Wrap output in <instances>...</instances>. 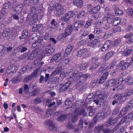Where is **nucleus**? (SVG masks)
<instances>
[{
    "mask_svg": "<svg viewBox=\"0 0 133 133\" xmlns=\"http://www.w3.org/2000/svg\"><path fill=\"white\" fill-rule=\"evenodd\" d=\"M78 72L77 71H75V72L73 73L70 75V78H72L76 80L81 79V80L82 81L90 77L89 75L87 74H83L82 72L78 74Z\"/></svg>",
    "mask_w": 133,
    "mask_h": 133,
    "instance_id": "nucleus-1",
    "label": "nucleus"
},
{
    "mask_svg": "<svg viewBox=\"0 0 133 133\" xmlns=\"http://www.w3.org/2000/svg\"><path fill=\"white\" fill-rule=\"evenodd\" d=\"M123 81V79L122 78H120L117 82L116 78L109 80L105 84V88H108L109 86L111 87L114 85L115 87L117 88L122 83Z\"/></svg>",
    "mask_w": 133,
    "mask_h": 133,
    "instance_id": "nucleus-2",
    "label": "nucleus"
},
{
    "mask_svg": "<svg viewBox=\"0 0 133 133\" xmlns=\"http://www.w3.org/2000/svg\"><path fill=\"white\" fill-rule=\"evenodd\" d=\"M82 114L84 117L86 116L87 113L84 109L79 111L78 108L76 109L74 113V116H73L71 119V121L72 123H74L76 122L78 120V117Z\"/></svg>",
    "mask_w": 133,
    "mask_h": 133,
    "instance_id": "nucleus-3",
    "label": "nucleus"
},
{
    "mask_svg": "<svg viewBox=\"0 0 133 133\" xmlns=\"http://www.w3.org/2000/svg\"><path fill=\"white\" fill-rule=\"evenodd\" d=\"M114 98L115 99L112 102V104L114 105L116 103L118 104H122L123 102L126 100L125 97L124 95H121L119 93L116 94L114 96Z\"/></svg>",
    "mask_w": 133,
    "mask_h": 133,
    "instance_id": "nucleus-4",
    "label": "nucleus"
},
{
    "mask_svg": "<svg viewBox=\"0 0 133 133\" xmlns=\"http://www.w3.org/2000/svg\"><path fill=\"white\" fill-rule=\"evenodd\" d=\"M54 13L57 16H59L64 13V9L63 6L57 3L53 7Z\"/></svg>",
    "mask_w": 133,
    "mask_h": 133,
    "instance_id": "nucleus-5",
    "label": "nucleus"
},
{
    "mask_svg": "<svg viewBox=\"0 0 133 133\" xmlns=\"http://www.w3.org/2000/svg\"><path fill=\"white\" fill-rule=\"evenodd\" d=\"M79 101H76L75 104H72V102L70 101L69 99H68L65 102V105L69 106V107L67 108V110H68V109L71 108V110L73 109L75 106H78L79 105H81L82 103Z\"/></svg>",
    "mask_w": 133,
    "mask_h": 133,
    "instance_id": "nucleus-6",
    "label": "nucleus"
},
{
    "mask_svg": "<svg viewBox=\"0 0 133 133\" xmlns=\"http://www.w3.org/2000/svg\"><path fill=\"white\" fill-rule=\"evenodd\" d=\"M54 51V49L52 47H51V45L49 44L46 46L45 49L41 53V55L43 56H45L46 54L47 56H50L53 53Z\"/></svg>",
    "mask_w": 133,
    "mask_h": 133,
    "instance_id": "nucleus-7",
    "label": "nucleus"
},
{
    "mask_svg": "<svg viewBox=\"0 0 133 133\" xmlns=\"http://www.w3.org/2000/svg\"><path fill=\"white\" fill-rule=\"evenodd\" d=\"M105 115V114L104 111L101 110L98 112L96 116L94 117L92 121L95 123L97 121H99L103 119Z\"/></svg>",
    "mask_w": 133,
    "mask_h": 133,
    "instance_id": "nucleus-8",
    "label": "nucleus"
},
{
    "mask_svg": "<svg viewBox=\"0 0 133 133\" xmlns=\"http://www.w3.org/2000/svg\"><path fill=\"white\" fill-rule=\"evenodd\" d=\"M105 115V114L104 111L101 110L98 112L96 116L94 117L92 121L95 123L97 121H99L103 119Z\"/></svg>",
    "mask_w": 133,
    "mask_h": 133,
    "instance_id": "nucleus-9",
    "label": "nucleus"
},
{
    "mask_svg": "<svg viewBox=\"0 0 133 133\" xmlns=\"http://www.w3.org/2000/svg\"><path fill=\"white\" fill-rule=\"evenodd\" d=\"M74 15L75 14L73 11H71L68 12L65 14V16L62 18V20L68 23L71 18L74 17Z\"/></svg>",
    "mask_w": 133,
    "mask_h": 133,
    "instance_id": "nucleus-10",
    "label": "nucleus"
},
{
    "mask_svg": "<svg viewBox=\"0 0 133 133\" xmlns=\"http://www.w3.org/2000/svg\"><path fill=\"white\" fill-rule=\"evenodd\" d=\"M71 83L68 81L65 84H60L59 91L61 92H63L66 91L70 86Z\"/></svg>",
    "mask_w": 133,
    "mask_h": 133,
    "instance_id": "nucleus-11",
    "label": "nucleus"
},
{
    "mask_svg": "<svg viewBox=\"0 0 133 133\" xmlns=\"http://www.w3.org/2000/svg\"><path fill=\"white\" fill-rule=\"evenodd\" d=\"M61 53L58 52L55 54L52 57L50 61V63H52L55 61L56 62H58L62 58L61 56Z\"/></svg>",
    "mask_w": 133,
    "mask_h": 133,
    "instance_id": "nucleus-12",
    "label": "nucleus"
},
{
    "mask_svg": "<svg viewBox=\"0 0 133 133\" xmlns=\"http://www.w3.org/2000/svg\"><path fill=\"white\" fill-rule=\"evenodd\" d=\"M115 17V15L114 14H112L110 15L105 14L104 15V19L106 20H107V22L109 24H111L113 23V20Z\"/></svg>",
    "mask_w": 133,
    "mask_h": 133,
    "instance_id": "nucleus-13",
    "label": "nucleus"
},
{
    "mask_svg": "<svg viewBox=\"0 0 133 133\" xmlns=\"http://www.w3.org/2000/svg\"><path fill=\"white\" fill-rule=\"evenodd\" d=\"M44 124L49 126V128L51 130L54 131L57 130V128L52 121L49 120L47 121L44 122Z\"/></svg>",
    "mask_w": 133,
    "mask_h": 133,
    "instance_id": "nucleus-14",
    "label": "nucleus"
},
{
    "mask_svg": "<svg viewBox=\"0 0 133 133\" xmlns=\"http://www.w3.org/2000/svg\"><path fill=\"white\" fill-rule=\"evenodd\" d=\"M18 66L16 65L12 64L8 66L7 69V71L8 73L15 72L17 70Z\"/></svg>",
    "mask_w": 133,
    "mask_h": 133,
    "instance_id": "nucleus-15",
    "label": "nucleus"
},
{
    "mask_svg": "<svg viewBox=\"0 0 133 133\" xmlns=\"http://www.w3.org/2000/svg\"><path fill=\"white\" fill-rule=\"evenodd\" d=\"M130 65V63L129 62L121 61L120 62L118 66H119V69L120 70H123L127 68Z\"/></svg>",
    "mask_w": 133,
    "mask_h": 133,
    "instance_id": "nucleus-16",
    "label": "nucleus"
},
{
    "mask_svg": "<svg viewBox=\"0 0 133 133\" xmlns=\"http://www.w3.org/2000/svg\"><path fill=\"white\" fill-rule=\"evenodd\" d=\"M62 66L59 65V64L55 70L52 72L50 75L51 76H54L57 75L62 70Z\"/></svg>",
    "mask_w": 133,
    "mask_h": 133,
    "instance_id": "nucleus-17",
    "label": "nucleus"
},
{
    "mask_svg": "<svg viewBox=\"0 0 133 133\" xmlns=\"http://www.w3.org/2000/svg\"><path fill=\"white\" fill-rule=\"evenodd\" d=\"M129 110V108L127 106H126L125 108H123L121 111L120 114H119L118 117L119 118L125 115L128 112V111Z\"/></svg>",
    "mask_w": 133,
    "mask_h": 133,
    "instance_id": "nucleus-18",
    "label": "nucleus"
},
{
    "mask_svg": "<svg viewBox=\"0 0 133 133\" xmlns=\"http://www.w3.org/2000/svg\"><path fill=\"white\" fill-rule=\"evenodd\" d=\"M72 26L71 25L68 26L66 28L65 32V37H66V36L70 34L72 31Z\"/></svg>",
    "mask_w": 133,
    "mask_h": 133,
    "instance_id": "nucleus-19",
    "label": "nucleus"
},
{
    "mask_svg": "<svg viewBox=\"0 0 133 133\" xmlns=\"http://www.w3.org/2000/svg\"><path fill=\"white\" fill-rule=\"evenodd\" d=\"M103 95L102 94L99 95L97 98L94 99L93 101L96 103V104H98L99 103L103 102L104 101L103 99Z\"/></svg>",
    "mask_w": 133,
    "mask_h": 133,
    "instance_id": "nucleus-20",
    "label": "nucleus"
},
{
    "mask_svg": "<svg viewBox=\"0 0 133 133\" xmlns=\"http://www.w3.org/2000/svg\"><path fill=\"white\" fill-rule=\"evenodd\" d=\"M111 44L110 41H107L104 44L103 47L102 48L101 50L103 51H105L110 46Z\"/></svg>",
    "mask_w": 133,
    "mask_h": 133,
    "instance_id": "nucleus-21",
    "label": "nucleus"
},
{
    "mask_svg": "<svg viewBox=\"0 0 133 133\" xmlns=\"http://www.w3.org/2000/svg\"><path fill=\"white\" fill-rule=\"evenodd\" d=\"M118 118L116 117L113 119L112 118H110L108 121V126L110 125H114L116 123L118 120Z\"/></svg>",
    "mask_w": 133,
    "mask_h": 133,
    "instance_id": "nucleus-22",
    "label": "nucleus"
},
{
    "mask_svg": "<svg viewBox=\"0 0 133 133\" xmlns=\"http://www.w3.org/2000/svg\"><path fill=\"white\" fill-rule=\"evenodd\" d=\"M83 24V23L82 20L76 22L74 25V30L76 31H78V29L82 26Z\"/></svg>",
    "mask_w": 133,
    "mask_h": 133,
    "instance_id": "nucleus-23",
    "label": "nucleus"
},
{
    "mask_svg": "<svg viewBox=\"0 0 133 133\" xmlns=\"http://www.w3.org/2000/svg\"><path fill=\"white\" fill-rule=\"evenodd\" d=\"M22 79V77L21 74H19L16 77L13 78L12 79V82L13 83H16L21 81Z\"/></svg>",
    "mask_w": 133,
    "mask_h": 133,
    "instance_id": "nucleus-24",
    "label": "nucleus"
},
{
    "mask_svg": "<svg viewBox=\"0 0 133 133\" xmlns=\"http://www.w3.org/2000/svg\"><path fill=\"white\" fill-rule=\"evenodd\" d=\"M28 34V31L27 30H25L23 31L22 33V36H19V38L20 39H23L22 41H24L25 39L27 37Z\"/></svg>",
    "mask_w": 133,
    "mask_h": 133,
    "instance_id": "nucleus-25",
    "label": "nucleus"
},
{
    "mask_svg": "<svg viewBox=\"0 0 133 133\" xmlns=\"http://www.w3.org/2000/svg\"><path fill=\"white\" fill-rule=\"evenodd\" d=\"M91 62L89 61L87 63H83L79 66V69L80 70H85L87 67L88 66L91 64Z\"/></svg>",
    "mask_w": 133,
    "mask_h": 133,
    "instance_id": "nucleus-26",
    "label": "nucleus"
},
{
    "mask_svg": "<svg viewBox=\"0 0 133 133\" xmlns=\"http://www.w3.org/2000/svg\"><path fill=\"white\" fill-rule=\"evenodd\" d=\"M73 3L79 8H81L83 6V1L82 0H74Z\"/></svg>",
    "mask_w": 133,
    "mask_h": 133,
    "instance_id": "nucleus-27",
    "label": "nucleus"
},
{
    "mask_svg": "<svg viewBox=\"0 0 133 133\" xmlns=\"http://www.w3.org/2000/svg\"><path fill=\"white\" fill-rule=\"evenodd\" d=\"M38 52L36 50H34L31 52V54L29 55L28 58L30 60L35 58L38 55Z\"/></svg>",
    "mask_w": 133,
    "mask_h": 133,
    "instance_id": "nucleus-28",
    "label": "nucleus"
},
{
    "mask_svg": "<svg viewBox=\"0 0 133 133\" xmlns=\"http://www.w3.org/2000/svg\"><path fill=\"white\" fill-rule=\"evenodd\" d=\"M23 6L22 5H17L15 8V11L16 13L19 14L22 11L23 9Z\"/></svg>",
    "mask_w": 133,
    "mask_h": 133,
    "instance_id": "nucleus-29",
    "label": "nucleus"
},
{
    "mask_svg": "<svg viewBox=\"0 0 133 133\" xmlns=\"http://www.w3.org/2000/svg\"><path fill=\"white\" fill-rule=\"evenodd\" d=\"M125 83L129 85L133 84V78L131 77H128L125 79Z\"/></svg>",
    "mask_w": 133,
    "mask_h": 133,
    "instance_id": "nucleus-30",
    "label": "nucleus"
},
{
    "mask_svg": "<svg viewBox=\"0 0 133 133\" xmlns=\"http://www.w3.org/2000/svg\"><path fill=\"white\" fill-rule=\"evenodd\" d=\"M88 51L87 49L85 48L81 49L78 51L77 55L78 56L80 57L84 54L86 53Z\"/></svg>",
    "mask_w": 133,
    "mask_h": 133,
    "instance_id": "nucleus-31",
    "label": "nucleus"
},
{
    "mask_svg": "<svg viewBox=\"0 0 133 133\" xmlns=\"http://www.w3.org/2000/svg\"><path fill=\"white\" fill-rule=\"evenodd\" d=\"M10 33V30L8 28H6L2 33V35L4 37L8 36Z\"/></svg>",
    "mask_w": 133,
    "mask_h": 133,
    "instance_id": "nucleus-32",
    "label": "nucleus"
},
{
    "mask_svg": "<svg viewBox=\"0 0 133 133\" xmlns=\"http://www.w3.org/2000/svg\"><path fill=\"white\" fill-rule=\"evenodd\" d=\"M88 11L90 14H95V12L94 11V10L93 7L92 8L91 4H89L87 5Z\"/></svg>",
    "mask_w": 133,
    "mask_h": 133,
    "instance_id": "nucleus-33",
    "label": "nucleus"
},
{
    "mask_svg": "<svg viewBox=\"0 0 133 133\" xmlns=\"http://www.w3.org/2000/svg\"><path fill=\"white\" fill-rule=\"evenodd\" d=\"M114 52L113 51H110L108 52L105 56V60H107L114 54Z\"/></svg>",
    "mask_w": 133,
    "mask_h": 133,
    "instance_id": "nucleus-34",
    "label": "nucleus"
},
{
    "mask_svg": "<svg viewBox=\"0 0 133 133\" xmlns=\"http://www.w3.org/2000/svg\"><path fill=\"white\" fill-rule=\"evenodd\" d=\"M72 48V45H69L67 47L66 49L65 50V54L67 55L71 52Z\"/></svg>",
    "mask_w": 133,
    "mask_h": 133,
    "instance_id": "nucleus-35",
    "label": "nucleus"
},
{
    "mask_svg": "<svg viewBox=\"0 0 133 133\" xmlns=\"http://www.w3.org/2000/svg\"><path fill=\"white\" fill-rule=\"evenodd\" d=\"M118 125H117L115 127V129L116 131H118V132L119 133L122 132H123L125 131V128L123 127H122L121 128H118Z\"/></svg>",
    "mask_w": 133,
    "mask_h": 133,
    "instance_id": "nucleus-36",
    "label": "nucleus"
},
{
    "mask_svg": "<svg viewBox=\"0 0 133 133\" xmlns=\"http://www.w3.org/2000/svg\"><path fill=\"white\" fill-rule=\"evenodd\" d=\"M104 126V125H102L96 127L95 129V131L97 133H98L101 130L103 129Z\"/></svg>",
    "mask_w": 133,
    "mask_h": 133,
    "instance_id": "nucleus-37",
    "label": "nucleus"
},
{
    "mask_svg": "<svg viewBox=\"0 0 133 133\" xmlns=\"http://www.w3.org/2000/svg\"><path fill=\"white\" fill-rule=\"evenodd\" d=\"M121 21V19L120 18L117 17L114 21L113 24L115 25H118L120 23Z\"/></svg>",
    "mask_w": 133,
    "mask_h": 133,
    "instance_id": "nucleus-38",
    "label": "nucleus"
},
{
    "mask_svg": "<svg viewBox=\"0 0 133 133\" xmlns=\"http://www.w3.org/2000/svg\"><path fill=\"white\" fill-rule=\"evenodd\" d=\"M127 13L129 16L133 17V9L132 8H130L128 9Z\"/></svg>",
    "mask_w": 133,
    "mask_h": 133,
    "instance_id": "nucleus-39",
    "label": "nucleus"
},
{
    "mask_svg": "<svg viewBox=\"0 0 133 133\" xmlns=\"http://www.w3.org/2000/svg\"><path fill=\"white\" fill-rule=\"evenodd\" d=\"M133 93V88L129 90L127 93H124L121 94V95H124V96L125 97L126 100L127 98V96H130Z\"/></svg>",
    "mask_w": 133,
    "mask_h": 133,
    "instance_id": "nucleus-40",
    "label": "nucleus"
},
{
    "mask_svg": "<svg viewBox=\"0 0 133 133\" xmlns=\"http://www.w3.org/2000/svg\"><path fill=\"white\" fill-rule=\"evenodd\" d=\"M115 12L116 15H120L123 14L122 11L118 8L116 7L115 9Z\"/></svg>",
    "mask_w": 133,
    "mask_h": 133,
    "instance_id": "nucleus-41",
    "label": "nucleus"
},
{
    "mask_svg": "<svg viewBox=\"0 0 133 133\" xmlns=\"http://www.w3.org/2000/svg\"><path fill=\"white\" fill-rule=\"evenodd\" d=\"M87 15L86 13L84 11H82L77 16V18H82L86 16Z\"/></svg>",
    "mask_w": 133,
    "mask_h": 133,
    "instance_id": "nucleus-42",
    "label": "nucleus"
},
{
    "mask_svg": "<svg viewBox=\"0 0 133 133\" xmlns=\"http://www.w3.org/2000/svg\"><path fill=\"white\" fill-rule=\"evenodd\" d=\"M103 31V28H100L96 29L94 30V32L95 34L99 35Z\"/></svg>",
    "mask_w": 133,
    "mask_h": 133,
    "instance_id": "nucleus-43",
    "label": "nucleus"
},
{
    "mask_svg": "<svg viewBox=\"0 0 133 133\" xmlns=\"http://www.w3.org/2000/svg\"><path fill=\"white\" fill-rule=\"evenodd\" d=\"M99 65V63L98 62H96L95 64H93V65L90 67V69L91 70H94L98 67Z\"/></svg>",
    "mask_w": 133,
    "mask_h": 133,
    "instance_id": "nucleus-44",
    "label": "nucleus"
},
{
    "mask_svg": "<svg viewBox=\"0 0 133 133\" xmlns=\"http://www.w3.org/2000/svg\"><path fill=\"white\" fill-rule=\"evenodd\" d=\"M51 81L52 83H58L59 81V77L57 76L54 77L51 79Z\"/></svg>",
    "mask_w": 133,
    "mask_h": 133,
    "instance_id": "nucleus-45",
    "label": "nucleus"
},
{
    "mask_svg": "<svg viewBox=\"0 0 133 133\" xmlns=\"http://www.w3.org/2000/svg\"><path fill=\"white\" fill-rule=\"evenodd\" d=\"M41 45L40 41L38 40V41H36L32 44V46L34 48H37Z\"/></svg>",
    "mask_w": 133,
    "mask_h": 133,
    "instance_id": "nucleus-46",
    "label": "nucleus"
},
{
    "mask_svg": "<svg viewBox=\"0 0 133 133\" xmlns=\"http://www.w3.org/2000/svg\"><path fill=\"white\" fill-rule=\"evenodd\" d=\"M68 74V72L66 71H65L61 73L60 75V77L62 78H63L67 76Z\"/></svg>",
    "mask_w": 133,
    "mask_h": 133,
    "instance_id": "nucleus-47",
    "label": "nucleus"
},
{
    "mask_svg": "<svg viewBox=\"0 0 133 133\" xmlns=\"http://www.w3.org/2000/svg\"><path fill=\"white\" fill-rule=\"evenodd\" d=\"M11 5V4L9 2L5 3L4 5V8L3 10L2 11L1 13H3V11H4V10L5 9H8L10 6Z\"/></svg>",
    "mask_w": 133,
    "mask_h": 133,
    "instance_id": "nucleus-48",
    "label": "nucleus"
},
{
    "mask_svg": "<svg viewBox=\"0 0 133 133\" xmlns=\"http://www.w3.org/2000/svg\"><path fill=\"white\" fill-rule=\"evenodd\" d=\"M133 51L132 49H129L126 50L124 53V56H126L129 55L131 54V52Z\"/></svg>",
    "mask_w": 133,
    "mask_h": 133,
    "instance_id": "nucleus-49",
    "label": "nucleus"
},
{
    "mask_svg": "<svg viewBox=\"0 0 133 133\" xmlns=\"http://www.w3.org/2000/svg\"><path fill=\"white\" fill-rule=\"evenodd\" d=\"M128 118L126 116H124L121 119L120 121V124H123L124 123L125 121L127 122H128L129 121H128Z\"/></svg>",
    "mask_w": 133,
    "mask_h": 133,
    "instance_id": "nucleus-50",
    "label": "nucleus"
},
{
    "mask_svg": "<svg viewBox=\"0 0 133 133\" xmlns=\"http://www.w3.org/2000/svg\"><path fill=\"white\" fill-rule=\"evenodd\" d=\"M121 30V29L120 27L116 26L112 29V31L113 32H120Z\"/></svg>",
    "mask_w": 133,
    "mask_h": 133,
    "instance_id": "nucleus-51",
    "label": "nucleus"
},
{
    "mask_svg": "<svg viewBox=\"0 0 133 133\" xmlns=\"http://www.w3.org/2000/svg\"><path fill=\"white\" fill-rule=\"evenodd\" d=\"M66 115H62L60 116L57 118V119L58 121H62L65 119L66 118Z\"/></svg>",
    "mask_w": 133,
    "mask_h": 133,
    "instance_id": "nucleus-52",
    "label": "nucleus"
},
{
    "mask_svg": "<svg viewBox=\"0 0 133 133\" xmlns=\"http://www.w3.org/2000/svg\"><path fill=\"white\" fill-rule=\"evenodd\" d=\"M109 75L108 72H106L102 76V78L103 80H105L108 77V76Z\"/></svg>",
    "mask_w": 133,
    "mask_h": 133,
    "instance_id": "nucleus-53",
    "label": "nucleus"
},
{
    "mask_svg": "<svg viewBox=\"0 0 133 133\" xmlns=\"http://www.w3.org/2000/svg\"><path fill=\"white\" fill-rule=\"evenodd\" d=\"M127 117L128 118V121H130L132 119H133V112L131 113H129Z\"/></svg>",
    "mask_w": 133,
    "mask_h": 133,
    "instance_id": "nucleus-54",
    "label": "nucleus"
},
{
    "mask_svg": "<svg viewBox=\"0 0 133 133\" xmlns=\"http://www.w3.org/2000/svg\"><path fill=\"white\" fill-rule=\"evenodd\" d=\"M114 66V64L113 63H111L109 64L108 66L106 67L105 66V69L106 71L110 69L113 67Z\"/></svg>",
    "mask_w": 133,
    "mask_h": 133,
    "instance_id": "nucleus-55",
    "label": "nucleus"
},
{
    "mask_svg": "<svg viewBox=\"0 0 133 133\" xmlns=\"http://www.w3.org/2000/svg\"><path fill=\"white\" fill-rule=\"evenodd\" d=\"M84 123L82 119H80L78 125V129H81L82 128V125Z\"/></svg>",
    "mask_w": 133,
    "mask_h": 133,
    "instance_id": "nucleus-56",
    "label": "nucleus"
},
{
    "mask_svg": "<svg viewBox=\"0 0 133 133\" xmlns=\"http://www.w3.org/2000/svg\"><path fill=\"white\" fill-rule=\"evenodd\" d=\"M27 56V54L25 53H24L22 55H21L19 57V59L21 60H24L26 58Z\"/></svg>",
    "mask_w": 133,
    "mask_h": 133,
    "instance_id": "nucleus-57",
    "label": "nucleus"
},
{
    "mask_svg": "<svg viewBox=\"0 0 133 133\" xmlns=\"http://www.w3.org/2000/svg\"><path fill=\"white\" fill-rule=\"evenodd\" d=\"M98 44V41L97 39H96L93 41L91 42L92 45L91 46H93L94 45H96Z\"/></svg>",
    "mask_w": 133,
    "mask_h": 133,
    "instance_id": "nucleus-58",
    "label": "nucleus"
},
{
    "mask_svg": "<svg viewBox=\"0 0 133 133\" xmlns=\"http://www.w3.org/2000/svg\"><path fill=\"white\" fill-rule=\"evenodd\" d=\"M126 106L128 107L129 108V109L133 107V99L128 103V105Z\"/></svg>",
    "mask_w": 133,
    "mask_h": 133,
    "instance_id": "nucleus-59",
    "label": "nucleus"
},
{
    "mask_svg": "<svg viewBox=\"0 0 133 133\" xmlns=\"http://www.w3.org/2000/svg\"><path fill=\"white\" fill-rule=\"evenodd\" d=\"M82 33L81 35L82 37L83 36H85L89 34V32L88 31L86 30H83L82 31Z\"/></svg>",
    "mask_w": 133,
    "mask_h": 133,
    "instance_id": "nucleus-60",
    "label": "nucleus"
},
{
    "mask_svg": "<svg viewBox=\"0 0 133 133\" xmlns=\"http://www.w3.org/2000/svg\"><path fill=\"white\" fill-rule=\"evenodd\" d=\"M100 6L99 5H97L93 7L94 10V11L95 12V13L100 9Z\"/></svg>",
    "mask_w": 133,
    "mask_h": 133,
    "instance_id": "nucleus-61",
    "label": "nucleus"
},
{
    "mask_svg": "<svg viewBox=\"0 0 133 133\" xmlns=\"http://www.w3.org/2000/svg\"><path fill=\"white\" fill-rule=\"evenodd\" d=\"M119 41L117 40H116L114 41L112 43L113 45L114 46H116L119 44Z\"/></svg>",
    "mask_w": 133,
    "mask_h": 133,
    "instance_id": "nucleus-62",
    "label": "nucleus"
},
{
    "mask_svg": "<svg viewBox=\"0 0 133 133\" xmlns=\"http://www.w3.org/2000/svg\"><path fill=\"white\" fill-rule=\"evenodd\" d=\"M91 23V22L90 21H88L85 25V28L86 29L88 28L89 26L90 25Z\"/></svg>",
    "mask_w": 133,
    "mask_h": 133,
    "instance_id": "nucleus-63",
    "label": "nucleus"
},
{
    "mask_svg": "<svg viewBox=\"0 0 133 133\" xmlns=\"http://www.w3.org/2000/svg\"><path fill=\"white\" fill-rule=\"evenodd\" d=\"M37 25H34L32 28V31L33 32H36L38 31L37 28Z\"/></svg>",
    "mask_w": 133,
    "mask_h": 133,
    "instance_id": "nucleus-64",
    "label": "nucleus"
}]
</instances>
